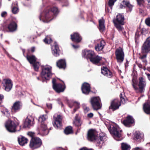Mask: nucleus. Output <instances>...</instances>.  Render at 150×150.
Here are the masks:
<instances>
[{"label": "nucleus", "mask_w": 150, "mask_h": 150, "mask_svg": "<svg viewBox=\"0 0 150 150\" xmlns=\"http://www.w3.org/2000/svg\"><path fill=\"white\" fill-rule=\"evenodd\" d=\"M139 82L134 77L132 79V85L137 93H142L145 91L146 83L145 79L142 77L139 78Z\"/></svg>", "instance_id": "f257e3e1"}, {"label": "nucleus", "mask_w": 150, "mask_h": 150, "mask_svg": "<svg viewBox=\"0 0 150 150\" xmlns=\"http://www.w3.org/2000/svg\"><path fill=\"white\" fill-rule=\"evenodd\" d=\"M44 13L45 18L42 21L44 22L48 23L58 14L59 11L57 7L53 6L45 10Z\"/></svg>", "instance_id": "f03ea898"}, {"label": "nucleus", "mask_w": 150, "mask_h": 150, "mask_svg": "<svg viewBox=\"0 0 150 150\" xmlns=\"http://www.w3.org/2000/svg\"><path fill=\"white\" fill-rule=\"evenodd\" d=\"M52 67L50 66H41V76L42 79V81H49L52 75Z\"/></svg>", "instance_id": "7ed1b4c3"}, {"label": "nucleus", "mask_w": 150, "mask_h": 150, "mask_svg": "<svg viewBox=\"0 0 150 150\" xmlns=\"http://www.w3.org/2000/svg\"><path fill=\"white\" fill-rule=\"evenodd\" d=\"M124 20V16L123 14L122 13L117 14L116 18L113 19V22L115 27L118 31L123 30L124 28L122 25L125 24Z\"/></svg>", "instance_id": "20e7f679"}, {"label": "nucleus", "mask_w": 150, "mask_h": 150, "mask_svg": "<svg viewBox=\"0 0 150 150\" xmlns=\"http://www.w3.org/2000/svg\"><path fill=\"white\" fill-rule=\"evenodd\" d=\"M18 25L17 23L13 20L8 22L4 25L3 30L5 32L13 33L18 29Z\"/></svg>", "instance_id": "39448f33"}, {"label": "nucleus", "mask_w": 150, "mask_h": 150, "mask_svg": "<svg viewBox=\"0 0 150 150\" xmlns=\"http://www.w3.org/2000/svg\"><path fill=\"white\" fill-rule=\"evenodd\" d=\"M109 130L111 134L115 140L118 141L122 139L121 133L122 130H121L119 131L118 129L117 126V125L115 126L113 125L111 126Z\"/></svg>", "instance_id": "423d86ee"}, {"label": "nucleus", "mask_w": 150, "mask_h": 150, "mask_svg": "<svg viewBox=\"0 0 150 150\" xmlns=\"http://www.w3.org/2000/svg\"><path fill=\"white\" fill-rule=\"evenodd\" d=\"M42 144L41 140L38 137L32 138L31 139L29 146L32 150L40 147Z\"/></svg>", "instance_id": "0eeeda50"}, {"label": "nucleus", "mask_w": 150, "mask_h": 150, "mask_svg": "<svg viewBox=\"0 0 150 150\" xmlns=\"http://www.w3.org/2000/svg\"><path fill=\"white\" fill-rule=\"evenodd\" d=\"M19 125L18 122H15L11 120H8L6 122L5 126L7 130L13 133L16 131V128Z\"/></svg>", "instance_id": "6e6552de"}, {"label": "nucleus", "mask_w": 150, "mask_h": 150, "mask_svg": "<svg viewBox=\"0 0 150 150\" xmlns=\"http://www.w3.org/2000/svg\"><path fill=\"white\" fill-rule=\"evenodd\" d=\"M90 102L94 110H98L101 108L102 105L100 103V98L99 97H92L91 99Z\"/></svg>", "instance_id": "1a4fd4ad"}, {"label": "nucleus", "mask_w": 150, "mask_h": 150, "mask_svg": "<svg viewBox=\"0 0 150 150\" xmlns=\"http://www.w3.org/2000/svg\"><path fill=\"white\" fill-rule=\"evenodd\" d=\"M115 53L117 62L120 63L122 62L125 57L123 49L119 47L116 49Z\"/></svg>", "instance_id": "9d476101"}, {"label": "nucleus", "mask_w": 150, "mask_h": 150, "mask_svg": "<svg viewBox=\"0 0 150 150\" xmlns=\"http://www.w3.org/2000/svg\"><path fill=\"white\" fill-rule=\"evenodd\" d=\"M135 122L134 119L131 115H128L123 120L122 122L123 124L126 127H130Z\"/></svg>", "instance_id": "9b49d317"}, {"label": "nucleus", "mask_w": 150, "mask_h": 150, "mask_svg": "<svg viewBox=\"0 0 150 150\" xmlns=\"http://www.w3.org/2000/svg\"><path fill=\"white\" fill-rule=\"evenodd\" d=\"M121 105L120 102L118 99H114L111 101L109 109L114 111L119 109Z\"/></svg>", "instance_id": "f8f14e48"}, {"label": "nucleus", "mask_w": 150, "mask_h": 150, "mask_svg": "<svg viewBox=\"0 0 150 150\" xmlns=\"http://www.w3.org/2000/svg\"><path fill=\"white\" fill-rule=\"evenodd\" d=\"M70 39L71 41L75 43L80 42L82 40V37L78 32H74L70 35Z\"/></svg>", "instance_id": "ddd939ff"}, {"label": "nucleus", "mask_w": 150, "mask_h": 150, "mask_svg": "<svg viewBox=\"0 0 150 150\" xmlns=\"http://www.w3.org/2000/svg\"><path fill=\"white\" fill-rule=\"evenodd\" d=\"M90 85L87 82H84L81 86L82 93L86 95H88L91 91Z\"/></svg>", "instance_id": "4468645a"}, {"label": "nucleus", "mask_w": 150, "mask_h": 150, "mask_svg": "<svg viewBox=\"0 0 150 150\" xmlns=\"http://www.w3.org/2000/svg\"><path fill=\"white\" fill-rule=\"evenodd\" d=\"M66 86L64 83L63 84L61 83H58L53 87L54 90L57 93H60L63 92L66 88Z\"/></svg>", "instance_id": "2eb2a0df"}, {"label": "nucleus", "mask_w": 150, "mask_h": 150, "mask_svg": "<svg viewBox=\"0 0 150 150\" xmlns=\"http://www.w3.org/2000/svg\"><path fill=\"white\" fill-rule=\"evenodd\" d=\"M4 81L5 82V84L4 85L5 90L6 91H9L11 90L13 86V83L12 80L9 79H4Z\"/></svg>", "instance_id": "dca6fc26"}, {"label": "nucleus", "mask_w": 150, "mask_h": 150, "mask_svg": "<svg viewBox=\"0 0 150 150\" xmlns=\"http://www.w3.org/2000/svg\"><path fill=\"white\" fill-rule=\"evenodd\" d=\"M82 54L83 57L87 59H88L90 60L95 54L93 51L85 50L83 51Z\"/></svg>", "instance_id": "f3484780"}, {"label": "nucleus", "mask_w": 150, "mask_h": 150, "mask_svg": "<svg viewBox=\"0 0 150 150\" xmlns=\"http://www.w3.org/2000/svg\"><path fill=\"white\" fill-rule=\"evenodd\" d=\"M150 37L146 40L142 47V51L144 52H148L150 51Z\"/></svg>", "instance_id": "a211bd4d"}, {"label": "nucleus", "mask_w": 150, "mask_h": 150, "mask_svg": "<svg viewBox=\"0 0 150 150\" xmlns=\"http://www.w3.org/2000/svg\"><path fill=\"white\" fill-rule=\"evenodd\" d=\"M101 73L103 75L109 78H111L113 76L112 72L106 67H102L101 68Z\"/></svg>", "instance_id": "6ab92c4d"}, {"label": "nucleus", "mask_w": 150, "mask_h": 150, "mask_svg": "<svg viewBox=\"0 0 150 150\" xmlns=\"http://www.w3.org/2000/svg\"><path fill=\"white\" fill-rule=\"evenodd\" d=\"M22 103L20 101L15 102L11 108V110L16 112L20 109L22 107Z\"/></svg>", "instance_id": "aec40b11"}, {"label": "nucleus", "mask_w": 150, "mask_h": 150, "mask_svg": "<svg viewBox=\"0 0 150 150\" xmlns=\"http://www.w3.org/2000/svg\"><path fill=\"white\" fill-rule=\"evenodd\" d=\"M73 123L75 126L78 128V130H80L81 127V126L82 123V121L79 117V115L76 114L75 118V120L73 121Z\"/></svg>", "instance_id": "412c9836"}, {"label": "nucleus", "mask_w": 150, "mask_h": 150, "mask_svg": "<svg viewBox=\"0 0 150 150\" xmlns=\"http://www.w3.org/2000/svg\"><path fill=\"white\" fill-rule=\"evenodd\" d=\"M102 60V57L96 55L95 54L93 56L92 58L90 59V61L93 64L100 65H101L100 61Z\"/></svg>", "instance_id": "4be33fe9"}, {"label": "nucleus", "mask_w": 150, "mask_h": 150, "mask_svg": "<svg viewBox=\"0 0 150 150\" xmlns=\"http://www.w3.org/2000/svg\"><path fill=\"white\" fill-rule=\"evenodd\" d=\"M62 119L61 116L60 115H58L57 117L54 119V123H53L54 126L57 128L60 127L62 126Z\"/></svg>", "instance_id": "5701e85b"}, {"label": "nucleus", "mask_w": 150, "mask_h": 150, "mask_svg": "<svg viewBox=\"0 0 150 150\" xmlns=\"http://www.w3.org/2000/svg\"><path fill=\"white\" fill-rule=\"evenodd\" d=\"M56 65L59 69H64L66 67L65 60L64 59H59L57 62Z\"/></svg>", "instance_id": "b1692460"}, {"label": "nucleus", "mask_w": 150, "mask_h": 150, "mask_svg": "<svg viewBox=\"0 0 150 150\" xmlns=\"http://www.w3.org/2000/svg\"><path fill=\"white\" fill-rule=\"evenodd\" d=\"M96 136L95 134V131L93 129H90L88 130L87 134V138L88 140L93 141L96 139Z\"/></svg>", "instance_id": "393cba45"}, {"label": "nucleus", "mask_w": 150, "mask_h": 150, "mask_svg": "<svg viewBox=\"0 0 150 150\" xmlns=\"http://www.w3.org/2000/svg\"><path fill=\"white\" fill-rule=\"evenodd\" d=\"M52 49L53 51L54 55L55 57L59 56V50L58 45L56 42H54V45L52 46Z\"/></svg>", "instance_id": "a878e982"}, {"label": "nucleus", "mask_w": 150, "mask_h": 150, "mask_svg": "<svg viewBox=\"0 0 150 150\" xmlns=\"http://www.w3.org/2000/svg\"><path fill=\"white\" fill-rule=\"evenodd\" d=\"M105 44V42L104 40H101L99 43L96 45L95 49L97 51L102 50L104 48Z\"/></svg>", "instance_id": "bb28decb"}, {"label": "nucleus", "mask_w": 150, "mask_h": 150, "mask_svg": "<svg viewBox=\"0 0 150 150\" xmlns=\"http://www.w3.org/2000/svg\"><path fill=\"white\" fill-rule=\"evenodd\" d=\"M143 109L145 113L148 115L150 114V102L145 103L143 105Z\"/></svg>", "instance_id": "cd10ccee"}, {"label": "nucleus", "mask_w": 150, "mask_h": 150, "mask_svg": "<svg viewBox=\"0 0 150 150\" xmlns=\"http://www.w3.org/2000/svg\"><path fill=\"white\" fill-rule=\"evenodd\" d=\"M18 141L20 145L23 146L28 143V140L24 137L21 136L18 137Z\"/></svg>", "instance_id": "c85d7f7f"}, {"label": "nucleus", "mask_w": 150, "mask_h": 150, "mask_svg": "<svg viewBox=\"0 0 150 150\" xmlns=\"http://www.w3.org/2000/svg\"><path fill=\"white\" fill-rule=\"evenodd\" d=\"M143 135L139 132H136L134 134V140L138 142H140L143 138Z\"/></svg>", "instance_id": "c756f323"}, {"label": "nucleus", "mask_w": 150, "mask_h": 150, "mask_svg": "<svg viewBox=\"0 0 150 150\" xmlns=\"http://www.w3.org/2000/svg\"><path fill=\"white\" fill-rule=\"evenodd\" d=\"M34 121V119H33L32 122L31 123L32 121L30 120L29 119H26L24 122L23 127L29 128L30 126H33L34 124L33 122Z\"/></svg>", "instance_id": "7c9ffc66"}, {"label": "nucleus", "mask_w": 150, "mask_h": 150, "mask_svg": "<svg viewBox=\"0 0 150 150\" xmlns=\"http://www.w3.org/2000/svg\"><path fill=\"white\" fill-rule=\"evenodd\" d=\"M26 57L27 60L31 64L37 61V58L34 55L30 56L27 54Z\"/></svg>", "instance_id": "2f4dec72"}, {"label": "nucleus", "mask_w": 150, "mask_h": 150, "mask_svg": "<svg viewBox=\"0 0 150 150\" xmlns=\"http://www.w3.org/2000/svg\"><path fill=\"white\" fill-rule=\"evenodd\" d=\"M99 29L102 33L105 30V27L104 25V21L103 19H100L99 21Z\"/></svg>", "instance_id": "473e14b6"}, {"label": "nucleus", "mask_w": 150, "mask_h": 150, "mask_svg": "<svg viewBox=\"0 0 150 150\" xmlns=\"http://www.w3.org/2000/svg\"><path fill=\"white\" fill-rule=\"evenodd\" d=\"M41 128L42 131L45 132V134L46 135L48 134L49 130L47 128L46 123H41Z\"/></svg>", "instance_id": "72a5a7b5"}, {"label": "nucleus", "mask_w": 150, "mask_h": 150, "mask_svg": "<svg viewBox=\"0 0 150 150\" xmlns=\"http://www.w3.org/2000/svg\"><path fill=\"white\" fill-rule=\"evenodd\" d=\"M122 3L125 5V7H127L128 8L129 11H132L133 6L130 4L129 1L124 0L122 2Z\"/></svg>", "instance_id": "f704fd0d"}, {"label": "nucleus", "mask_w": 150, "mask_h": 150, "mask_svg": "<svg viewBox=\"0 0 150 150\" xmlns=\"http://www.w3.org/2000/svg\"><path fill=\"white\" fill-rule=\"evenodd\" d=\"M121 150H130L131 147L130 145L125 143H121Z\"/></svg>", "instance_id": "c9c22d12"}, {"label": "nucleus", "mask_w": 150, "mask_h": 150, "mask_svg": "<svg viewBox=\"0 0 150 150\" xmlns=\"http://www.w3.org/2000/svg\"><path fill=\"white\" fill-rule=\"evenodd\" d=\"M64 132L66 134H69L73 133L72 128L71 126H69L66 127L64 130Z\"/></svg>", "instance_id": "e433bc0d"}, {"label": "nucleus", "mask_w": 150, "mask_h": 150, "mask_svg": "<svg viewBox=\"0 0 150 150\" xmlns=\"http://www.w3.org/2000/svg\"><path fill=\"white\" fill-rule=\"evenodd\" d=\"M32 64L34 70L36 71H38L40 65V63L39 62L36 61Z\"/></svg>", "instance_id": "4c0bfd02"}, {"label": "nucleus", "mask_w": 150, "mask_h": 150, "mask_svg": "<svg viewBox=\"0 0 150 150\" xmlns=\"http://www.w3.org/2000/svg\"><path fill=\"white\" fill-rule=\"evenodd\" d=\"M46 116L47 115H40L39 117L38 120V121L41 123H46Z\"/></svg>", "instance_id": "58836bf2"}, {"label": "nucleus", "mask_w": 150, "mask_h": 150, "mask_svg": "<svg viewBox=\"0 0 150 150\" xmlns=\"http://www.w3.org/2000/svg\"><path fill=\"white\" fill-rule=\"evenodd\" d=\"M44 42L46 44H50L52 41V40L48 37H46L43 40Z\"/></svg>", "instance_id": "ea45409f"}, {"label": "nucleus", "mask_w": 150, "mask_h": 150, "mask_svg": "<svg viewBox=\"0 0 150 150\" xmlns=\"http://www.w3.org/2000/svg\"><path fill=\"white\" fill-rule=\"evenodd\" d=\"M116 1L117 0H109L108 2V5L111 10L112 9V6Z\"/></svg>", "instance_id": "a19ab883"}, {"label": "nucleus", "mask_w": 150, "mask_h": 150, "mask_svg": "<svg viewBox=\"0 0 150 150\" xmlns=\"http://www.w3.org/2000/svg\"><path fill=\"white\" fill-rule=\"evenodd\" d=\"M138 5L140 6H144V0H136Z\"/></svg>", "instance_id": "79ce46f5"}, {"label": "nucleus", "mask_w": 150, "mask_h": 150, "mask_svg": "<svg viewBox=\"0 0 150 150\" xmlns=\"http://www.w3.org/2000/svg\"><path fill=\"white\" fill-rule=\"evenodd\" d=\"M145 24L148 26L150 27V18L146 19L145 21Z\"/></svg>", "instance_id": "37998d69"}, {"label": "nucleus", "mask_w": 150, "mask_h": 150, "mask_svg": "<svg viewBox=\"0 0 150 150\" xmlns=\"http://www.w3.org/2000/svg\"><path fill=\"white\" fill-rule=\"evenodd\" d=\"M12 11V13L14 14H16L18 12V9L16 7H14L13 8Z\"/></svg>", "instance_id": "c03bdc74"}, {"label": "nucleus", "mask_w": 150, "mask_h": 150, "mask_svg": "<svg viewBox=\"0 0 150 150\" xmlns=\"http://www.w3.org/2000/svg\"><path fill=\"white\" fill-rule=\"evenodd\" d=\"M72 104L74 105V106L76 108L78 109L79 108V104L77 102H74V103H72Z\"/></svg>", "instance_id": "a18cd8bd"}, {"label": "nucleus", "mask_w": 150, "mask_h": 150, "mask_svg": "<svg viewBox=\"0 0 150 150\" xmlns=\"http://www.w3.org/2000/svg\"><path fill=\"white\" fill-rule=\"evenodd\" d=\"M28 135L29 136H30L31 137V138L36 137L34 136L35 133L32 132H29L28 133Z\"/></svg>", "instance_id": "49530a36"}, {"label": "nucleus", "mask_w": 150, "mask_h": 150, "mask_svg": "<svg viewBox=\"0 0 150 150\" xmlns=\"http://www.w3.org/2000/svg\"><path fill=\"white\" fill-rule=\"evenodd\" d=\"M4 96L2 94H0V104H1L3 101Z\"/></svg>", "instance_id": "de8ad7c7"}, {"label": "nucleus", "mask_w": 150, "mask_h": 150, "mask_svg": "<svg viewBox=\"0 0 150 150\" xmlns=\"http://www.w3.org/2000/svg\"><path fill=\"white\" fill-rule=\"evenodd\" d=\"M84 112L85 113H87L90 110L89 108L88 107H85L83 108Z\"/></svg>", "instance_id": "09e8293b"}, {"label": "nucleus", "mask_w": 150, "mask_h": 150, "mask_svg": "<svg viewBox=\"0 0 150 150\" xmlns=\"http://www.w3.org/2000/svg\"><path fill=\"white\" fill-rule=\"evenodd\" d=\"M52 88L53 87V86H54L56 85L57 83H56V79L54 78L52 79Z\"/></svg>", "instance_id": "8fccbe9b"}, {"label": "nucleus", "mask_w": 150, "mask_h": 150, "mask_svg": "<svg viewBox=\"0 0 150 150\" xmlns=\"http://www.w3.org/2000/svg\"><path fill=\"white\" fill-rule=\"evenodd\" d=\"M47 106L48 109H51L52 107V104L50 103H47L46 104Z\"/></svg>", "instance_id": "3c124183"}, {"label": "nucleus", "mask_w": 150, "mask_h": 150, "mask_svg": "<svg viewBox=\"0 0 150 150\" xmlns=\"http://www.w3.org/2000/svg\"><path fill=\"white\" fill-rule=\"evenodd\" d=\"M7 15V12L6 11H3L1 13V16L2 17H4Z\"/></svg>", "instance_id": "603ef678"}, {"label": "nucleus", "mask_w": 150, "mask_h": 150, "mask_svg": "<svg viewBox=\"0 0 150 150\" xmlns=\"http://www.w3.org/2000/svg\"><path fill=\"white\" fill-rule=\"evenodd\" d=\"M120 98V104L121 103H124L125 102V99L123 97Z\"/></svg>", "instance_id": "864d4df0"}, {"label": "nucleus", "mask_w": 150, "mask_h": 150, "mask_svg": "<svg viewBox=\"0 0 150 150\" xmlns=\"http://www.w3.org/2000/svg\"><path fill=\"white\" fill-rule=\"evenodd\" d=\"M136 63L139 68L142 69V65L141 63H138L137 62H136Z\"/></svg>", "instance_id": "5fc2aeb1"}, {"label": "nucleus", "mask_w": 150, "mask_h": 150, "mask_svg": "<svg viewBox=\"0 0 150 150\" xmlns=\"http://www.w3.org/2000/svg\"><path fill=\"white\" fill-rule=\"evenodd\" d=\"M93 116V114L92 113H90L87 115L88 117L90 118L92 117Z\"/></svg>", "instance_id": "6e6d98bb"}, {"label": "nucleus", "mask_w": 150, "mask_h": 150, "mask_svg": "<svg viewBox=\"0 0 150 150\" xmlns=\"http://www.w3.org/2000/svg\"><path fill=\"white\" fill-rule=\"evenodd\" d=\"M35 47H32L30 50V51L31 53H33L35 52Z\"/></svg>", "instance_id": "4d7b16f0"}, {"label": "nucleus", "mask_w": 150, "mask_h": 150, "mask_svg": "<svg viewBox=\"0 0 150 150\" xmlns=\"http://www.w3.org/2000/svg\"><path fill=\"white\" fill-rule=\"evenodd\" d=\"M71 45L72 47L75 49H77L79 47V46L78 45H74L73 44H72Z\"/></svg>", "instance_id": "13d9d810"}, {"label": "nucleus", "mask_w": 150, "mask_h": 150, "mask_svg": "<svg viewBox=\"0 0 150 150\" xmlns=\"http://www.w3.org/2000/svg\"><path fill=\"white\" fill-rule=\"evenodd\" d=\"M146 57V54H144L143 55L140 56L139 58L141 59H143L145 58Z\"/></svg>", "instance_id": "bf43d9fd"}, {"label": "nucleus", "mask_w": 150, "mask_h": 150, "mask_svg": "<svg viewBox=\"0 0 150 150\" xmlns=\"http://www.w3.org/2000/svg\"><path fill=\"white\" fill-rule=\"evenodd\" d=\"M148 4L147 6V8H150V0H147Z\"/></svg>", "instance_id": "052dcab7"}, {"label": "nucleus", "mask_w": 150, "mask_h": 150, "mask_svg": "<svg viewBox=\"0 0 150 150\" xmlns=\"http://www.w3.org/2000/svg\"><path fill=\"white\" fill-rule=\"evenodd\" d=\"M120 8L121 9L123 8H125V5L123 4L122 3V4H120Z\"/></svg>", "instance_id": "680f3d73"}, {"label": "nucleus", "mask_w": 150, "mask_h": 150, "mask_svg": "<svg viewBox=\"0 0 150 150\" xmlns=\"http://www.w3.org/2000/svg\"><path fill=\"white\" fill-rule=\"evenodd\" d=\"M74 103V102L69 103H68L69 106L71 108H72L73 106H74V105L72 104V103Z\"/></svg>", "instance_id": "e2e57ef3"}, {"label": "nucleus", "mask_w": 150, "mask_h": 150, "mask_svg": "<svg viewBox=\"0 0 150 150\" xmlns=\"http://www.w3.org/2000/svg\"><path fill=\"white\" fill-rule=\"evenodd\" d=\"M139 37V36L136 35H135V42H137V40H138Z\"/></svg>", "instance_id": "0e129e2a"}, {"label": "nucleus", "mask_w": 150, "mask_h": 150, "mask_svg": "<svg viewBox=\"0 0 150 150\" xmlns=\"http://www.w3.org/2000/svg\"><path fill=\"white\" fill-rule=\"evenodd\" d=\"M129 62L127 61L125 64V67L127 68L128 66Z\"/></svg>", "instance_id": "69168bd1"}, {"label": "nucleus", "mask_w": 150, "mask_h": 150, "mask_svg": "<svg viewBox=\"0 0 150 150\" xmlns=\"http://www.w3.org/2000/svg\"><path fill=\"white\" fill-rule=\"evenodd\" d=\"M139 31L138 30H137L136 31L135 35H138L139 36Z\"/></svg>", "instance_id": "338daca9"}, {"label": "nucleus", "mask_w": 150, "mask_h": 150, "mask_svg": "<svg viewBox=\"0 0 150 150\" xmlns=\"http://www.w3.org/2000/svg\"><path fill=\"white\" fill-rule=\"evenodd\" d=\"M88 148L86 147H83L80 149L79 150H87Z\"/></svg>", "instance_id": "774afa93"}]
</instances>
